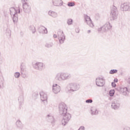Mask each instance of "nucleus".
Returning <instances> with one entry per match:
<instances>
[{"mask_svg": "<svg viewBox=\"0 0 130 130\" xmlns=\"http://www.w3.org/2000/svg\"><path fill=\"white\" fill-rule=\"evenodd\" d=\"M72 74L68 72H59L56 73L54 76L55 82H62V81H68L72 79Z\"/></svg>", "mask_w": 130, "mask_h": 130, "instance_id": "f257e3e1", "label": "nucleus"}, {"mask_svg": "<svg viewBox=\"0 0 130 130\" xmlns=\"http://www.w3.org/2000/svg\"><path fill=\"white\" fill-rule=\"evenodd\" d=\"M54 38H57L59 40V42L60 44H63L64 43V41L66 40V36H64V34H63V31L61 30H59L57 32V35L54 34L53 35Z\"/></svg>", "mask_w": 130, "mask_h": 130, "instance_id": "f03ea898", "label": "nucleus"}, {"mask_svg": "<svg viewBox=\"0 0 130 130\" xmlns=\"http://www.w3.org/2000/svg\"><path fill=\"white\" fill-rule=\"evenodd\" d=\"M118 15V11H117V8H116V7L113 6L111 8L110 14L111 20L114 21V20H116V19H117Z\"/></svg>", "mask_w": 130, "mask_h": 130, "instance_id": "7ed1b4c3", "label": "nucleus"}, {"mask_svg": "<svg viewBox=\"0 0 130 130\" xmlns=\"http://www.w3.org/2000/svg\"><path fill=\"white\" fill-rule=\"evenodd\" d=\"M59 113L60 115H64L68 112V107L64 103H61L59 105Z\"/></svg>", "mask_w": 130, "mask_h": 130, "instance_id": "20e7f679", "label": "nucleus"}, {"mask_svg": "<svg viewBox=\"0 0 130 130\" xmlns=\"http://www.w3.org/2000/svg\"><path fill=\"white\" fill-rule=\"evenodd\" d=\"M10 12L11 16H13V21L14 24L18 22V11L14 7H11L10 8Z\"/></svg>", "mask_w": 130, "mask_h": 130, "instance_id": "39448f33", "label": "nucleus"}, {"mask_svg": "<svg viewBox=\"0 0 130 130\" xmlns=\"http://www.w3.org/2000/svg\"><path fill=\"white\" fill-rule=\"evenodd\" d=\"M32 66L37 71H42L45 68L44 63L41 62H33Z\"/></svg>", "mask_w": 130, "mask_h": 130, "instance_id": "423d86ee", "label": "nucleus"}, {"mask_svg": "<svg viewBox=\"0 0 130 130\" xmlns=\"http://www.w3.org/2000/svg\"><path fill=\"white\" fill-rule=\"evenodd\" d=\"M112 26L110 25V23L107 22L105 25L101 27L100 28H98V32H101V33H105V32H107L108 30L111 29Z\"/></svg>", "mask_w": 130, "mask_h": 130, "instance_id": "0eeeda50", "label": "nucleus"}, {"mask_svg": "<svg viewBox=\"0 0 130 130\" xmlns=\"http://www.w3.org/2000/svg\"><path fill=\"white\" fill-rule=\"evenodd\" d=\"M61 116H63V119L61 120V124L62 125H66L70 121L71 118H72V115L67 112L64 115H61Z\"/></svg>", "mask_w": 130, "mask_h": 130, "instance_id": "6e6552de", "label": "nucleus"}, {"mask_svg": "<svg viewBox=\"0 0 130 130\" xmlns=\"http://www.w3.org/2000/svg\"><path fill=\"white\" fill-rule=\"evenodd\" d=\"M116 90L120 92V93H122L124 96H126V95H128V93H130V84L128 85L127 87H118L116 88Z\"/></svg>", "mask_w": 130, "mask_h": 130, "instance_id": "1a4fd4ad", "label": "nucleus"}, {"mask_svg": "<svg viewBox=\"0 0 130 130\" xmlns=\"http://www.w3.org/2000/svg\"><path fill=\"white\" fill-rule=\"evenodd\" d=\"M95 85L98 87H103L105 85V80L103 78L98 77L95 79Z\"/></svg>", "mask_w": 130, "mask_h": 130, "instance_id": "9d476101", "label": "nucleus"}, {"mask_svg": "<svg viewBox=\"0 0 130 130\" xmlns=\"http://www.w3.org/2000/svg\"><path fill=\"white\" fill-rule=\"evenodd\" d=\"M70 89L68 91H72L75 92V91H78L80 89V84L77 83H72L69 84Z\"/></svg>", "mask_w": 130, "mask_h": 130, "instance_id": "9b49d317", "label": "nucleus"}, {"mask_svg": "<svg viewBox=\"0 0 130 130\" xmlns=\"http://www.w3.org/2000/svg\"><path fill=\"white\" fill-rule=\"evenodd\" d=\"M40 99L42 102H44V105L47 104V94L44 91H41L40 92Z\"/></svg>", "mask_w": 130, "mask_h": 130, "instance_id": "f8f14e48", "label": "nucleus"}, {"mask_svg": "<svg viewBox=\"0 0 130 130\" xmlns=\"http://www.w3.org/2000/svg\"><path fill=\"white\" fill-rule=\"evenodd\" d=\"M61 88L60 86L56 83H54L52 85V91L54 94H58L60 92Z\"/></svg>", "mask_w": 130, "mask_h": 130, "instance_id": "ddd939ff", "label": "nucleus"}, {"mask_svg": "<svg viewBox=\"0 0 130 130\" xmlns=\"http://www.w3.org/2000/svg\"><path fill=\"white\" fill-rule=\"evenodd\" d=\"M23 12L25 14H29L31 12V6L28 3H24L22 4Z\"/></svg>", "mask_w": 130, "mask_h": 130, "instance_id": "4468645a", "label": "nucleus"}, {"mask_svg": "<svg viewBox=\"0 0 130 130\" xmlns=\"http://www.w3.org/2000/svg\"><path fill=\"white\" fill-rule=\"evenodd\" d=\"M84 19L87 24L88 25L89 27H90L91 28H93V27H94V23H93V21H92V20L91 19V18H90V16L85 15H84Z\"/></svg>", "mask_w": 130, "mask_h": 130, "instance_id": "2eb2a0df", "label": "nucleus"}, {"mask_svg": "<svg viewBox=\"0 0 130 130\" xmlns=\"http://www.w3.org/2000/svg\"><path fill=\"white\" fill-rule=\"evenodd\" d=\"M111 106L113 109L116 110L119 108V106H120V103L118 100L115 99L113 101Z\"/></svg>", "mask_w": 130, "mask_h": 130, "instance_id": "dca6fc26", "label": "nucleus"}, {"mask_svg": "<svg viewBox=\"0 0 130 130\" xmlns=\"http://www.w3.org/2000/svg\"><path fill=\"white\" fill-rule=\"evenodd\" d=\"M121 10L124 12L130 11V6L127 3H124L121 5Z\"/></svg>", "mask_w": 130, "mask_h": 130, "instance_id": "f3484780", "label": "nucleus"}, {"mask_svg": "<svg viewBox=\"0 0 130 130\" xmlns=\"http://www.w3.org/2000/svg\"><path fill=\"white\" fill-rule=\"evenodd\" d=\"M52 4L55 7H60L62 6V1L61 0H52Z\"/></svg>", "mask_w": 130, "mask_h": 130, "instance_id": "a211bd4d", "label": "nucleus"}, {"mask_svg": "<svg viewBox=\"0 0 130 130\" xmlns=\"http://www.w3.org/2000/svg\"><path fill=\"white\" fill-rule=\"evenodd\" d=\"M46 119L49 122H51V123H54V118H53L52 114H48L46 117Z\"/></svg>", "mask_w": 130, "mask_h": 130, "instance_id": "6ab92c4d", "label": "nucleus"}, {"mask_svg": "<svg viewBox=\"0 0 130 130\" xmlns=\"http://www.w3.org/2000/svg\"><path fill=\"white\" fill-rule=\"evenodd\" d=\"M21 69V76L22 78H23V79H27L28 78V74L25 73L24 72V67H23V64H21L20 66Z\"/></svg>", "mask_w": 130, "mask_h": 130, "instance_id": "aec40b11", "label": "nucleus"}, {"mask_svg": "<svg viewBox=\"0 0 130 130\" xmlns=\"http://www.w3.org/2000/svg\"><path fill=\"white\" fill-rule=\"evenodd\" d=\"M16 126L19 129H23L24 128V125L22 124V122L20 120H18L16 122Z\"/></svg>", "mask_w": 130, "mask_h": 130, "instance_id": "412c9836", "label": "nucleus"}, {"mask_svg": "<svg viewBox=\"0 0 130 130\" xmlns=\"http://www.w3.org/2000/svg\"><path fill=\"white\" fill-rule=\"evenodd\" d=\"M5 32L7 36H8V37H11V34L12 33V31L11 29H10V26H9V24L7 23V27L5 29Z\"/></svg>", "mask_w": 130, "mask_h": 130, "instance_id": "4be33fe9", "label": "nucleus"}, {"mask_svg": "<svg viewBox=\"0 0 130 130\" xmlns=\"http://www.w3.org/2000/svg\"><path fill=\"white\" fill-rule=\"evenodd\" d=\"M49 15L53 18H57V13L54 11H50L48 12Z\"/></svg>", "mask_w": 130, "mask_h": 130, "instance_id": "5701e85b", "label": "nucleus"}, {"mask_svg": "<svg viewBox=\"0 0 130 130\" xmlns=\"http://www.w3.org/2000/svg\"><path fill=\"white\" fill-rule=\"evenodd\" d=\"M18 102L20 105H22L24 103V94H21L18 98Z\"/></svg>", "mask_w": 130, "mask_h": 130, "instance_id": "b1692460", "label": "nucleus"}, {"mask_svg": "<svg viewBox=\"0 0 130 130\" xmlns=\"http://www.w3.org/2000/svg\"><path fill=\"white\" fill-rule=\"evenodd\" d=\"M91 115H97L98 114V110L95 108H92L91 109Z\"/></svg>", "mask_w": 130, "mask_h": 130, "instance_id": "393cba45", "label": "nucleus"}, {"mask_svg": "<svg viewBox=\"0 0 130 130\" xmlns=\"http://www.w3.org/2000/svg\"><path fill=\"white\" fill-rule=\"evenodd\" d=\"M40 33H43L45 34H47V28L44 26H42L40 28Z\"/></svg>", "mask_w": 130, "mask_h": 130, "instance_id": "a878e982", "label": "nucleus"}, {"mask_svg": "<svg viewBox=\"0 0 130 130\" xmlns=\"http://www.w3.org/2000/svg\"><path fill=\"white\" fill-rule=\"evenodd\" d=\"M29 30L31 31L32 34H35V32H36V28H35V26H34V25L29 26Z\"/></svg>", "mask_w": 130, "mask_h": 130, "instance_id": "bb28decb", "label": "nucleus"}, {"mask_svg": "<svg viewBox=\"0 0 130 130\" xmlns=\"http://www.w3.org/2000/svg\"><path fill=\"white\" fill-rule=\"evenodd\" d=\"M45 46V47H47V48H50V47H52L53 46V43L52 42L46 43Z\"/></svg>", "mask_w": 130, "mask_h": 130, "instance_id": "cd10ccee", "label": "nucleus"}, {"mask_svg": "<svg viewBox=\"0 0 130 130\" xmlns=\"http://www.w3.org/2000/svg\"><path fill=\"white\" fill-rule=\"evenodd\" d=\"M5 88V80L4 79L0 81V89Z\"/></svg>", "mask_w": 130, "mask_h": 130, "instance_id": "c85d7f7f", "label": "nucleus"}, {"mask_svg": "<svg viewBox=\"0 0 130 130\" xmlns=\"http://www.w3.org/2000/svg\"><path fill=\"white\" fill-rule=\"evenodd\" d=\"M117 73V70L116 69H113V70H111L110 71L109 74L111 75H114V74H116Z\"/></svg>", "mask_w": 130, "mask_h": 130, "instance_id": "c756f323", "label": "nucleus"}, {"mask_svg": "<svg viewBox=\"0 0 130 130\" xmlns=\"http://www.w3.org/2000/svg\"><path fill=\"white\" fill-rule=\"evenodd\" d=\"M20 76H21V74L19 72H15L14 73V77L16 79H19Z\"/></svg>", "mask_w": 130, "mask_h": 130, "instance_id": "7c9ffc66", "label": "nucleus"}, {"mask_svg": "<svg viewBox=\"0 0 130 130\" xmlns=\"http://www.w3.org/2000/svg\"><path fill=\"white\" fill-rule=\"evenodd\" d=\"M115 90L114 89L111 90L109 92V95L111 96V97H113V96L114 95V93H115Z\"/></svg>", "mask_w": 130, "mask_h": 130, "instance_id": "2f4dec72", "label": "nucleus"}, {"mask_svg": "<svg viewBox=\"0 0 130 130\" xmlns=\"http://www.w3.org/2000/svg\"><path fill=\"white\" fill-rule=\"evenodd\" d=\"M67 24L68 25H72L73 24V19H69L67 21Z\"/></svg>", "mask_w": 130, "mask_h": 130, "instance_id": "473e14b6", "label": "nucleus"}, {"mask_svg": "<svg viewBox=\"0 0 130 130\" xmlns=\"http://www.w3.org/2000/svg\"><path fill=\"white\" fill-rule=\"evenodd\" d=\"M68 7H74L75 6V3L74 2H69L68 3Z\"/></svg>", "mask_w": 130, "mask_h": 130, "instance_id": "72a5a7b5", "label": "nucleus"}, {"mask_svg": "<svg viewBox=\"0 0 130 130\" xmlns=\"http://www.w3.org/2000/svg\"><path fill=\"white\" fill-rule=\"evenodd\" d=\"M86 103H93V100L91 99H88L86 100L85 101Z\"/></svg>", "mask_w": 130, "mask_h": 130, "instance_id": "f704fd0d", "label": "nucleus"}, {"mask_svg": "<svg viewBox=\"0 0 130 130\" xmlns=\"http://www.w3.org/2000/svg\"><path fill=\"white\" fill-rule=\"evenodd\" d=\"M16 10L17 11V15H18V14H20L21 13V8H20V7H18L17 8V9H16Z\"/></svg>", "mask_w": 130, "mask_h": 130, "instance_id": "c9c22d12", "label": "nucleus"}, {"mask_svg": "<svg viewBox=\"0 0 130 130\" xmlns=\"http://www.w3.org/2000/svg\"><path fill=\"white\" fill-rule=\"evenodd\" d=\"M78 130H85V126H81L79 127Z\"/></svg>", "mask_w": 130, "mask_h": 130, "instance_id": "e433bc0d", "label": "nucleus"}, {"mask_svg": "<svg viewBox=\"0 0 130 130\" xmlns=\"http://www.w3.org/2000/svg\"><path fill=\"white\" fill-rule=\"evenodd\" d=\"M75 32L76 33H80V28H77L75 29Z\"/></svg>", "mask_w": 130, "mask_h": 130, "instance_id": "4c0bfd02", "label": "nucleus"}, {"mask_svg": "<svg viewBox=\"0 0 130 130\" xmlns=\"http://www.w3.org/2000/svg\"><path fill=\"white\" fill-rule=\"evenodd\" d=\"M111 85H112V86L114 88L116 86V84H115V83H114V82H112Z\"/></svg>", "mask_w": 130, "mask_h": 130, "instance_id": "58836bf2", "label": "nucleus"}, {"mask_svg": "<svg viewBox=\"0 0 130 130\" xmlns=\"http://www.w3.org/2000/svg\"><path fill=\"white\" fill-rule=\"evenodd\" d=\"M123 130H130V127L127 126L123 128Z\"/></svg>", "mask_w": 130, "mask_h": 130, "instance_id": "ea45409f", "label": "nucleus"}, {"mask_svg": "<svg viewBox=\"0 0 130 130\" xmlns=\"http://www.w3.org/2000/svg\"><path fill=\"white\" fill-rule=\"evenodd\" d=\"M3 62H4V60L2 58L0 57V64H2V63H3Z\"/></svg>", "mask_w": 130, "mask_h": 130, "instance_id": "a19ab883", "label": "nucleus"}, {"mask_svg": "<svg viewBox=\"0 0 130 130\" xmlns=\"http://www.w3.org/2000/svg\"><path fill=\"white\" fill-rule=\"evenodd\" d=\"M28 0H21V2L22 3V5L25 4V3H27L26 2H27Z\"/></svg>", "mask_w": 130, "mask_h": 130, "instance_id": "79ce46f5", "label": "nucleus"}, {"mask_svg": "<svg viewBox=\"0 0 130 130\" xmlns=\"http://www.w3.org/2000/svg\"><path fill=\"white\" fill-rule=\"evenodd\" d=\"M117 82H118V79H117V78L114 79V83H117Z\"/></svg>", "mask_w": 130, "mask_h": 130, "instance_id": "37998d69", "label": "nucleus"}, {"mask_svg": "<svg viewBox=\"0 0 130 130\" xmlns=\"http://www.w3.org/2000/svg\"><path fill=\"white\" fill-rule=\"evenodd\" d=\"M127 83H128L129 84V85H130V77H129V78H128Z\"/></svg>", "mask_w": 130, "mask_h": 130, "instance_id": "c03bdc74", "label": "nucleus"}, {"mask_svg": "<svg viewBox=\"0 0 130 130\" xmlns=\"http://www.w3.org/2000/svg\"><path fill=\"white\" fill-rule=\"evenodd\" d=\"M87 33H91V30H88V31H87Z\"/></svg>", "mask_w": 130, "mask_h": 130, "instance_id": "a18cd8bd", "label": "nucleus"}, {"mask_svg": "<svg viewBox=\"0 0 130 130\" xmlns=\"http://www.w3.org/2000/svg\"><path fill=\"white\" fill-rule=\"evenodd\" d=\"M8 23H9V20H7Z\"/></svg>", "mask_w": 130, "mask_h": 130, "instance_id": "49530a36", "label": "nucleus"}, {"mask_svg": "<svg viewBox=\"0 0 130 130\" xmlns=\"http://www.w3.org/2000/svg\"><path fill=\"white\" fill-rule=\"evenodd\" d=\"M0 55H1V52H0Z\"/></svg>", "mask_w": 130, "mask_h": 130, "instance_id": "de8ad7c7", "label": "nucleus"}]
</instances>
